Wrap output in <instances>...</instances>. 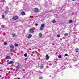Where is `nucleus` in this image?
<instances>
[{
	"label": "nucleus",
	"mask_w": 79,
	"mask_h": 79,
	"mask_svg": "<svg viewBox=\"0 0 79 79\" xmlns=\"http://www.w3.org/2000/svg\"><path fill=\"white\" fill-rule=\"evenodd\" d=\"M41 27L40 28V30H41V31H42V30H43V28H44V27H45V24L44 23L42 24Z\"/></svg>",
	"instance_id": "nucleus-1"
},
{
	"label": "nucleus",
	"mask_w": 79,
	"mask_h": 79,
	"mask_svg": "<svg viewBox=\"0 0 79 79\" xmlns=\"http://www.w3.org/2000/svg\"><path fill=\"white\" fill-rule=\"evenodd\" d=\"M18 19V16L17 15L14 16L12 18V19H13V20H17Z\"/></svg>",
	"instance_id": "nucleus-2"
},
{
	"label": "nucleus",
	"mask_w": 79,
	"mask_h": 79,
	"mask_svg": "<svg viewBox=\"0 0 79 79\" xmlns=\"http://www.w3.org/2000/svg\"><path fill=\"white\" fill-rule=\"evenodd\" d=\"M29 32H30V33L33 34V33L34 32V30L32 29H30L29 30Z\"/></svg>",
	"instance_id": "nucleus-3"
},
{
	"label": "nucleus",
	"mask_w": 79,
	"mask_h": 79,
	"mask_svg": "<svg viewBox=\"0 0 79 79\" xmlns=\"http://www.w3.org/2000/svg\"><path fill=\"white\" fill-rule=\"evenodd\" d=\"M34 11L35 12V13H37L39 12V9L37 8H35Z\"/></svg>",
	"instance_id": "nucleus-4"
},
{
	"label": "nucleus",
	"mask_w": 79,
	"mask_h": 79,
	"mask_svg": "<svg viewBox=\"0 0 79 79\" xmlns=\"http://www.w3.org/2000/svg\"><path fill=\"white\" fill-rule=\"evenodd\" d=\"M39 38H42V34L40 33H39Z\"/></svg>",
	"instance_id": "nucleus-5"
},
{
	"label": "nucleus",
	"mask_w": 79,
	"mask_h": 79,
	"mask_svg": "<svg viewBox=\"0 0 79 79\" xmlns=\"http://www.w3.org/2000/svg\"><path fill=\"white\" fill-rule=\"evenodd\" d=\"M7 64H14V62L13 61H10Z\"/></svg>",
	"instance_id": "nucleus-6"
},
{
	"label": "nucleus",
	"mask_w": 79,
	"mask_h": 79,
	"mask_svg": "<svg viewBox=\"0 0 79 79\" xmlns=\"http://www.w3.org/2000/svg\"><path fill=\"white\" fill-rule=\"evenodd\" d=\"M32 35L31 34H29L27 37L28 39H31V37H32Z\"/></svg>",
	"instance_id": "nucleus-7"
},
{
	"label": "nucleus",
	"mask_w": 79,
	"mask_h": 79,
	"mask_svg": "<svg viewBox=\"0 0 79 79\" xmlns=\"http://www.w3.org/2000/svg\"><path fill=\"white\" fill-rule=\"evenodd\" d=\"M5 59H6V60H8V59H11V57L9 56H7L6 57Z\"/></svg>",
	"instance_id": "nucleus-8"
},
{
	"label": "nucleus",
	"mask_w": 79,
	"mask_h": 79,
	"mask_svg": "<svg viewBox=\"0 0 79 79\" xmlns=\"http://www.w3.org/2000/svg\"><path fill=\"white\" fill-rule=\"evenodd\" d=\"M8 12H9V11H8V10H6L4 12V13H5V14H8Z\"/></svg>",
	"instance_id": "nucleus-9"
},
{
	"label": "nucleus",
	"mask_w": 79,
	"mask_h": 79,
	"mask_svg": "<svg viewBox=\"0 0 79 79\" xmlns=\"http://www.w3.org/2000/svg\"><path fill=\"white\" fill-rule=\"evenodd\" d=\"M21 14L22 15H26V13L24 11H23L22 12Z\"/></svg>",
	"instance_id": "nucleus-10"
},
{
	"label": "nucleus",
	"mask_w": 79,
	"mask_h": 79,
	"mask_svg": "<svg viewBox=\"0 0 79 79\" xmlns=\"http://www.w3.org/2000/svg\"><path fill=\"white\" fill-rule=\"evenodd\" d=\"M19 65H18L16 67V69L18 70V69H19Z\"/></svg>",
	"instance_id": "nucleus-11"
},
{
	"label": "nucleus",
	"mask_w": 79,
	"mask_h": 79,
	"mask_svg": "<svg viewBox=\"0 0 79 79\" xmlns=\"http://www.w3.org/2000/svg\"><path fill=\"white\" fill-rule=\"evenodd\" d=\"M46 58L47 60H48V59H49V56H48V55H46Z\"/></svg>",
	"instance_id": "nucleus-12"
},
{
	"label": "nucleus",
	"mask_w": 79,
	"mask_h": 79,
	"mask_svg": "<svg viewBox=\"0 0 79 79\" xmlns=\"http://www.w3.org/2000/svg\"><path fill=\"white\" fill-rule=\"evenodd\" d=\"M16 35V34H15V33L12 34V36L13 37H15Z\"/></svg>",
	"instance_id": "nucleus-13"
},
{
	"label": "nucleus",
	"mask_w": 79,
	"mask_h": 79,
	"mask_svg": "<svg viewBox=\"0 0 79 79\" xmlns=\"http://www.w3.org/2000/svg\"><path fill=\"white\" fill-rule=\"evenodd\" d=\"M10 47L11 48H14V46L13 45H11L10 46Z\"/></svg>",
	"instance_id": "nucleus-14"
},
{
	"label": "nucleus",
	"mask_w": 79,
	"mask_h": 79,
	"mask_svg": "<svg viewBox=\"0 0 79 79\" xmlns=\"http://www.w3.org/2000/svg\"><path fill=\"white\" fill-rule=\"evenodd\" d=\"M1 28H4L5 27V25H2L1 26Z\"/></svg>",
	"instance_id": "nucleus-15"
},
{
	"label": "nucleus",
	"mask_w": 79,
	"mask_h": 79,
	"mask_svg": "<svg viewBox=\"0 0 79 79\" xmlns=\"http://www.w3.org/2000/svg\"><path fill=\"white\" fill-rule=\"evenodd\" d=\"M14 45L15 47H18V44L16 43H15Z\"/></svg>",
	"instance_id": "nucleus-16"
},
{
	"label": "nucleus",
	"mask_w": 79,
	"mask_h": 79,
	"mask_svg": "<svg viewBox=\"0 0 79 79\" xmlns=\"http://www.w3.org/2000/svg\"><path fill=\"white\" fill-rule=\"evenodd\" d=\"M4 45H7V43L6 42H4Z\"/></svg>",
	"instance_id": "nucleus-17"
},
{
	"label": "nucleus",
	"mask_w": 79,
	"mask_h": 79,
	"mask_svg": "<svg viewBox=\"0 0 79 79\" xmlns=\"http://www.w3.org/2000/svg\"><path fill=\"white\" fill-rule=\"evenodd\" d=\"M52 22L53 23H56V21L55 20H52Z\"/></svg>",
	"instance_id": "nucleus-18"
},
{
	"label": "nucleus",
	"mask_w": 79,
	"mask_h": 79,
	"mask_svg": "<svg viewBox=\"0 0 79 79\" xmlns=\"http://www.w3.org/2000/svg\"><path fill=\"white\" fill-rule=\"evenodd\" d=\"M64 35L65 36H68V33H65V34H64Z\"/></svg>",
	"instance_id": "nucleus-19"
},
{
	"label": "nucleus",
	"mask_w": 79,
	"mask_h": 79,
	"mask_svg": "<svg viewBox=\"0 0 79 79\" xmlns=\"http://www.w3.org/2000/svg\"><path fill=\"white\" fill-rule=\"evenodd\" d=\"M73 22V21H72V20H69V23H72Z\"/></svg>",
	"instance_id": "nucleus-20"
},
{
	"label": "nucleus",
	"mask_w": 79,
	"mask_h": 79,
	"mask_svg": "<svg viewBox=\"0 0 79 79\" xmlns=\"http://www.w3.org/2000/svg\"><path fill=\"white\" fill-rule=\"evenodd\" d=\"M27 56V54H24V56H25V57H26Z\"/></svg>",
	"instance_id": "nucleus-21"
},
{
	"label": "nucleus",
	"mask_w": 79,
	"mask_h": 79,
	"mask_svg": "<svg viewBox=\"0 0 79 79\" xmlns=\"http://www.w3.org/2000/svg\"><path fill=\"white\" fill-rule=\"evenodd\" d=\"M60 34H58V35H57V37H60Z\"/></svg>",
	"instance_id": "nucleus-22"
},
{
	"label": "nucleus",
	"mask_w": 79,
	"mask_h": 79,
	"mask_svg": "<svg viewBox=\"0 0 79 79\" xmlns=\"http://www.w3.org/2000/svg\"><path fill=\"white\" fill-rule=\"evenodd\" d=\"M58 58H61V56L60 55L59 56Z\"/></svg>",
	"instance_id": "nucleus-23"
},
{
	"label": "nucleus",
	"mask_w": 79,
	"mask_h": 79,
	"mask_svg": "<svg viewBox=\"0 0 79 79\" xmlns=\"http://www.w3.org/2000/svg\"><path fill=\"white\" fill-rule=\"evenodd\" d=\"M44 68V66L43 65H41V66H40V68L41 69H42V68Z\"/></svg>",
	"instance_id": "nucleus-24"
},
{
	"label": "nucleus",
	"mask_w": 79,
	"mask_h": 79,
	"mask_svg": "<svg viewBox=\"0 0 79 79\" xmlns=\"http://www.w3.org/2000/svg\"><path fill=\"white\" fill-rule=\"evenodd\" d=\"M2 18H5V16H4V15H2Z\"/></svg>",
	"instance_id": "nucleus-25"
},
{
	"label": "nucleus",
	"mask_w": 79,
	"mask_h": 79,
	"mask_svg": "<svg viewBox=\"0 0 79 79\" xmlns=\"http://www.w3.org/2000/svg\"><path fill=\"white\" fill-rule=\"evenodd\" d=\"M13 49H10V52H13Z\"/></svg>",
	"instance_id": "nucleus-26"
},
{
	"label": "nucleus",
	"mask_w": 79,
	"mask_h": 79,
	"mask_svg": "<svg viewBox=\"0 0 79 79\" xmlns=\"http://www.w3.org/2000/svg\"><path fill=\"white\" fill-rule=\"evenodd\" d=\"M39 79H42V77H39Z\"/></svg>",
	"instance_id": "nucleus-27"
},
{
	"label": "nucleus",
	"mask_w": 79,
	"mask_h": 79,
	"mask_svg": "<svg viewBox=\"0 0 79 79\" xmlns=\"http://www.w3.org/2000/svg\"><path fill=\"white\" fill-rule=\"evenodd\" d=\"M65 56H68V54H65Z\"/></svg>",
	"instance_id": "nucleus-28"
},
{
	"label": "nucleus",
	"mask_w": 79,
	"mask_h": 79,
	"mask_svg": "<svg viewBox=\"0 0 79 79\" xmlns=\"http://www.w3.org/2000/svg\"><path fill=\"white\" fill-rule=\"evenodd\" d=\"M76 50H77V51L79 50V48H77Z\"/></svg>",
	"instance_id": "nucleus-29"
},
{
	"label": "nucleus",
	"mask_w": 79,
	"mask_h": 79,
	"mask_svg": "<svg viewBox=\"0 0 79 79\" xmlns=\"http://www.w3.org/2000/svg\"><path fill=\"white\" fill-rule=\"evenodd\" d=\"M35 26H38V24L37 23H36L35 24Z\"/></svg>",
	"instance_id": "nucleus-30"
},
{
	"label": "nucleus",
	"mask_w": 79,
	"mask_h": 79,
	"mask_svg": "<svg viewBox=\"0 0 79 79\" xmlns=\"http://www.w3.org/2000/svg\"><path fill=\"white\" fill-rule=\"evenodd\" d=\"M74 14V13H72V15H73Z\"/></svg>",
	"instance_id": "nucleus-31"
},
{
	"label": "nucleus",
	"mask_w": 79,
	"mask_h": 79,
	"mask_svg": "<svg viewBox=\"0 0 79 79\" xmlns=\"http://www.w3.org/2000/svg\"><path fill=\"white\" fill-rule=\"evenodd\" d=\"M72 1H75V0H72Z\"/></svg>",
	"instance_id": "nucleus-32"
}]
</instances>
